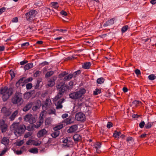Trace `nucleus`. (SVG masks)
Returning <instances> with one entry per match:
<instances>
[{
  "mask_svg": "<svg viewBox=\"0 0 156 156\" xmlns=\"http://www.w3.org/2000/svg\"><path fill=\"white\" fill-rule=\"evenodd\" d=\"M25 126L23 124L20 125V123L14 122L11 126L10 129L14 130L15 134L16 136H20L25 132Z\"/></svg>",
  "mask_w": 156,
  "mask_h": 156,
  "instance_id": "f257e3e1",
  "label": "nucleus"
},
{
  "mask_svg": "<svg viewBox=\"0 0 156 156\" xmlns=\"http://www.w3.org/2000/svg\"><path fill=\"white\" fill-rule=\"evenodd\" d=\"M56 88L58 90V93L54 98V101H57L62 96L69 88V86L65 85L64 83H60L57 85Z\"/></svg>",
  "mask_w": 156,
  "mask_h": 156,
  "instance_id": "f03ea898",
  "label": "nucleus"
},
{
  "mask_svg": "<svg viewBox=\"0 0 156 156\" xmlns=\"http://www.w3.org/2000/svg\"><path fill=\"white\" fill-rule=\"evenodd\" d=\"M12 94V88L8 89L7 87L2 88L0 90V94H2V98L3 101H6Z\"/></svg>",
  "mask_w": 156,
  "mask_h": 156,
  "instance_id": "7ed1b4c3",
  "label": "nucleus"
},
{
  "mask_svg": "<svg viewBox=\"0 0 156 156\" xmlns=\"http://www.w3.org/2000/svg\"><path fill=\"white\" fill-rule=\"evenodd\" d=\"M86 92V90L84 89H80L79 91L71 93L69 94L70 98L73 100L79 99L80 101L83 99L82 98L83 95Z\"/></svg>",
  "mask_w": 156,
  "mask_h": 156,
  "instance_id": "20e7f679",
  "label": "nucleus"
},
{
  "mask_svg": "<svg viewBox=\"0 0 156 156\" xmlns=\"http://www.w3.org/2000/svg\"><path fill=\"white\" fill-rule=\"evenodd\" d=\"M12 102L13 104H16L18 106L21 105L23 102L22 94L19 92L15 93L12 98Z\"/></svg>",
  "mask_w": 156,
  "mask_h": 156,
  "instance_id": "39448f33",
  "label": "nucleus"
},
{
  "mask_svg": "<svg viewBox=\"0 0 156 156\" xmlns=\"http://www.w3.org/2000/svg\"><path fill=\"white\" fill-rule=\"evenodd\" d=\"M24 119V121L28 122L30 124H33L36 122L37 117L33 116L31 114L29 113L25 116Z\"/></svg>",
  "mask_w": 156,
  "mask_h": 156,
  "instance_id": "423d86ee",
  "label": "nucleus"
},
{
  "mask_svg": "<svg viewBox=\"0 0 156 156\" xmlns=\"http://www.w3.org/2000/svg\"><path fill=\"white\" fill-rule=\"evenodd\" d=\"M32 80V78L31 77H30L26 79L25 77H23L22 78L20 79L16 83V86L18 87L20 86H23L26 83H27Z\"/></svg>",
  "mask_w": 156,
  "mask_h": 156,
  "instance_id": "0eeeda50",
  "label": "nucleus"
},
{
  "mask_svg": "<svg viewBox=\"0 0 156 156\" xmlns=\"http://www.w3.org/2000/svg\"><path fill=\"white\" fill-rule=\"evenodd\" d=\"M37 12L35 10H31L26 14L27 19L29 21H31L35 19V16Z\"/></svg>",
  "mask_w": 156,
  "mask_h": 156,
  "instance_id": "6e6552de",
  "label": "nucleus"
},
{
  "mask_svg": "<svg viewBox=\"0 0 156 156\" xmlns=\"http://www.w3.org/2000/svg\"><path fill=\"white\" fill-rule=\"evenodd\" d=\"M8 126L5 123V121L3 120H0V129L2 132L4 133L6 132Z\"/></svg>",
  "mask_w": 156,
  "mask_h": 156,
  "instance_id": "1a4fd4ad",
  "label": "nucleus"
},
{
  "mask_svg": "<svg viewBox=\"0 0 156 156\" xmlns=\"http://www.w3.org/2000/svg\"><path fill=\"white\" fill-rule=\"evenodd\" d=\"M76 119L78 121H83L85 119V116L81 112H78L76 114Z\"/></svg>",
  "mask_w": 156,
  "mask_h": 156,
  "instance_id": "9d476101",
  "label": "nucleus"
},
{
  "mask_svg": "<svg viewBox=\"0 0 156 156\" xmlns=\"http://www.w3.org/2000/svg\"><path fill=\"white\" fill-rule=\"evenodd\" d=\"M1 112L6 116L10 115L11 113L10 109L7 108L5 107H4L2 108Z\"/></svg>",
  "mask_w": 156,
  "mask_h": 156,
  "instance_id": "9b49d317",
  "label": "nucleus"
},
{
  "mask_svg": "<svg viewBox=\"0 0 156 156\" xmlns=\"http://www.w3.org/2000/svg\"><path fill=\"white\" fill-rule=\"evenodd\" d=\"M47 133V131L45 129H43L39 130L37 133V136L40 138L46 135Z\"/></svg>",
  "mask_w": 156,
  "mask_h": 156,
  "instance_id": "f8f14e48",
  "label": "nucleus"
},
{
  "mask_svg": "<svg viewBox=\"0 0 156 156\" xmlns=\"http://www.w3.org/2000/svg\"><path fill=\"white\" fill-rule=\"evenodd\" d=\"M51 104V100L49 99H47L45 102L44 105L43 106V109L44 110H47L49 108Z\"/></svg>",
  "mask_w": 156,
  "mask_h": 156,
  "instance_id": "ddd939ff",
  "label": "nucleus"
},
{
  "mask_svg": "<svg viewBox=\"0 0 156 156\" xmlns=\"http://www.w3.org/2000/svg\"><path fill=\"white\" fill-rule=\"evenodd\" d=\"M78 126L76 125L71 126L67 130L69 133H72L75 132L77 129Z\"/></svg>",
  "mask_w": 156,
  "mask_h": 156,
  "instance_id": "4468645a",
  "label": "nucleus"
},
{
  "mask_svg": "<svg viewBox=\"0 0 156 156\" xmlns=\"http://www.w3.org/2000/svg\"><path fill=\"white\" fill-rule=\"evenodd\" d=\"M33 103L32 102H28L26 105L23 108V110L26 112L29 110L33 106Z\"/></svg>",
  "mask_w": 156,
  "mask_h": 156,
  "instance_id": "2eb2a0df",
  "label": "nucleus"
},
{
  "mask_svg": "<svg viewBox=\"0 0 156 156\" xmlns=\"http://www.w3.org/2000/svg\"><path fill=\"white\" fill-rule=\"evenodd\" d=\"M18 111L17 110L14 112L9 117V119L10 121H13L17 116L18 113Z\"/></svg>",
  "mask_w": 156,
  "mask_h": 156,
  "instance_id": "dca6fc26",
  "label": "nucleus"
},
{
  "mask_svg": "<svg viewBox=\"0 0 156 156\" xmlns=\"http://www.w3.org/2000/svg\"><path fill=\"white\" fill-rule=\"evenodd\" d=\"M65 99L62 98L60 99L57 102V104H55L56 106V108L57 109H61L62 108V103L64 101Z\"/></svg>",
  "mask_w": 156,
  "mask_h": 156,
  "instance_id": "f3484780",
  "label": "nucleus"
},
{
  "mask_svg": "<svg viewBox=\"0 0 156 156\" xmlns=\"http://www.w3.org/2000/svg\"><path fill=\"white\" fill-rule=\"evenodd\" d=\"M9 140L8 138L7 137H4L1 140V143L7 146L9 144Z\"/></svg>",
  "mask_w": 156,
  "mask_h": 156,
  "instance_id": "a211bd4d",
  "label": "nucleus"
},
{
  "mask_svg": "<svg viewBox=\"0 0 156 156\" xmlns=\"http://www.w3.org/2000/svg\"><path fill=\"white\" fill-rule=\"evenodd\" d=\"M114 18H112V19H111L110 20L107 21L103 25V26L107 27L110 26L113 24L114 23Z\"/></svg>",
  "mask_w": 156,
  "mask_h": 156,
  "instance_id": "6ab92c4d",
  "label": "nucleus"
},
{
  "mask_svg": "<svg viewBox=\"0 0 156 156\" xmlns=\"http://www.w3.org/2000/svg\"><path fill=\"white\" fill-rule=\"evenodd\" d=\"M41 105V102L40 101H37L36 102V105L34 106L32 108V110L34 111H36L37 110L39 109Z\"/></svg>",
  "mask_w": 156,
  "mask_h": 156,
  "instance_id": "aec40b11",
  "label": "nucleus"
},
{
  "mask_svg": "<svg viewBox=\"0 0 156 156\" xmlns=\"http://www.w3.org/2000/svg\"><path fill=\"white\" fill-rule=\"evenodd\" d=\"M55 84V80L54 79L51 78L49 79L48 81L47 84L46 86L48 87H52Z\"/></svg>",
  "mask_w": 156,
  "mask_h": 156,
  "instance_id": "412c9836",
  "label": "nucleus"
},
{
  "mask_svg": "<svg viewBox=\"0 0 156 156\" xmlns=\"http://www.w3.org/2000/svg\"><path fill=\"white\" fill-rule=\"evenodd\" d=\"M101 143L100 142H97L94 145V147L96 149V152L99 153L100 151L98 149L101 147Z\"/></svg>",
  "mask_w": 156,
  "mask_h": 156,
  "instance_id": "4be33fe9",
  "label": "nucleus"
},
{
  "mask_svg": "<svg viewBox=\"0 0 156 156\" xmlns=\"http://www.w3.org/2000/svg\"><path fill=\"white\" fill-rule=\"evenodd\" d=\"M91 108L90 107H86V108H84V112L87 115H89L91 113Z\"/></svg>",
  "mask_w": 156,
  "mask_h": 156,
  "instance_id": "5701e85b",
  "label": "nucleus"
},
{
  "mask_svg": "<svg viewBox=\"0 0 156 156\" xmlns=\"http://www.w3.org/2000/svg\"><path fill=\"white\" fill-rule=\"evenodd\" d=\"M64 146L69 147L70 145V143H71V141L68 139L66 138L63 141Z\"/></svg>",
  "mask_w": 156,
  "mask_h": 156,
  "instance_id": "b1692460",
  "label": "nucleus"
},
{
  "mask_svg": "<svg viewBox=\"0 0 156 156\" xmlns=\"http://www.w3.org/2000/svg\"><path fill=\"white\" fill-rule=\"evenodd\" d=\"M33 67V64L32 63H28L26 64L24 67V69L25 70H28L32 68Z\"/></svg>",
  "mask_w": 156,
  "mask_h": 156,
  "instance_id": "393cba45",
  "label": "nucleus"
},
{
  "mask_svg": "<svg viewBox=\"0 0 156 156\" xmlns=\"http://www.w3.org/2000/svg\"><path fill=\"white\" fill-rule=\"evenodd\" d=\"M91 65V63L90 62H87L85 63L82 65V67L85 69H89Z\"/></svg>",
  "mask_w": 156,
  "mask_h": 156,
  "instance_id": "a878e982",
  "label": "nucleus"
},
{
  "mask_svg": "<svg viewBox=\"0 0 156 156\" xmlns=\"http://www.w3.org/2000/svg\"><path fill=\"white\" fill-rule=\"evenodd\" d=\"M74 140L75 141L78 142L81 139V136L79 134H76L73 136Z\"/></svg>",
  "mask_w": 156,
  "mask_h": 156,
  "instance_id": "bb28decb",
  "label": "nucleus"
},
{
  "mask_svg": "<svg viewBox=\"0 0 156 156\" xmlns=\"http://www.w3.org/2000/svg\"><path fill=\"white\" fill-rule=\"evenodd\" d=\"M59 134V131H55L51 134V136L53 138H56L58 136Z\"/></svg>",
  "mask_w": 156,
  "mask_h": 156,
  "instance_id": "cd10ccee",
  "label": "nucleus"
},
{
  "mask_svg": "<svg viewBox=\"0 0 156 156\" xmlns=\"http://www.w3.org/2000/svg\"><path fill=\"white\" fill-rule=\"evenodd\" d=\"M52 121V119L51 118H48L45 120V124L46 125H48L51 124Z\"/></svg>",
  "mask_w": 156,
  "mask_h": 156,
  "instance_id": "c85d7f7f",
  "label": "nucleus"
},
{
  "mask_svg": "<svg viewBox=\"0 0 156 156\" xmlns=\"http://www.w3.org/2000/svg\"><path fill=\"white\" fill-rule=\"evenodd\" d=\"M34 128L35 127L34 126V125H29L27 127L25 126V130L26 129L29 131H31L34 129Z\"/></svg>",
  "mask_w": 156,
  "mask_h": 156,
  "instance_id": "c756f323",
  "label": "nucleus"
},
{
  "mask_svg": "<svg viewBox=\"0 0 156 156\" xmlns=\"http://www.w3.org/2000/svg\"><path fill=\"white\" fill-rule=\"evenodd\" d=\"M63 127V125L62 124H60L57 125L53 128L54 131H58L59 130L61 129Z\"/></svg>",
  "mask_w": 156,
  "mask_h": 156,
  "instance_id": "7c9ffc66",
  "label": "nucleus"
},
{
  "mask_svg": "<svg viewBox=\"0 0 156 156\" xmlns=\"http://www.w3.org/2000/svg\"><path fill=\"white\" fill-rule=\"evenodd\" d=\"M73 77V75L72 74H70L68 75L65 76L64 78V81H68L71 79Z\"/></svg>",
  "mask_w": 156,
  "mask_h": 156,
  "instance_id": "2f4dec72",
  "label": "nucleus"
},
{
  "mask_svg": "<svg viewBox=\"0 0 156 156\" xmlns=\"http://www.w3.org/2000/svg\"><path fill=\"white\" fill-rule=\"evenodd\" d=\"M105 79L103 77H101L97 79V83L98 84H101L104 83Z\"/></svg>",
  "mask_w": 156,
  "mask_h": 156,
  "instance_id": "473e14b6",
  "label": "nucleus"
},
{
  "mask_svg": "<svg viewBox=\"0 0 156 156\" xmlns=\"http://www.w3.org/2000/svg\"><path fill=\"white\" fill-rule=\"evenodd\" d=\"M52 6L55 9H57L58 7V3L57 2H54L51 3Z\"/></svg>",
  "mask_w": 156,
  "mask_h": 156,
  "instance_id": "72a5a7b5",
  "label": "nucleus"
},
{
  "mask_svg": "<svg viewBox=\"0 0 156 156\" xmlns=\"http://www.w3.org/2000/svg\"><path fill=\"white\" fill-rule=\"evenodd\" d=\"M55 110L53 108H50L47 111V113L49 114H55Z\"/></svg>",
  "mask_w": 156,
  "mask_h": 156,
  "instance_id": "f704fd0d",
  "label": "nucleus"
},
{
  "mask_svg": "<svg viewBox=\"0 0 156 156\" xmlns=\"http://www.w3.org/2000/svg\"><path fill=\"white\" fill-rule=\"evenodd\" d=\"M29 151L31 153L34 154H36L38 152V149L36 148H32L29 150Z\"/></svg>",
  "mask_w": 156,
  "mask_h": 156,
  "instance_id": "c9c22d12",
  "label": "nucleus"
},
{
  "mask_svg": "<svg viewBox=\"0 0 156 156\" xmlns=\"http://www.w3.org/2000/svg\"><path fill=\"white\" fill-rule=\"evenodd\" d=\"M32 134L33 133L32 132H28L25 134L24 136V137L26 138L29 137L30 136H31Z\"/></svg>",
  "mask_w": 156,
  "mask_h": 156,
  "instance_id": "e433bc0d",
  "label": "nucleus"
},
{
  "mask_svg": "<svg viewBox=\"0 0 156 156\" xmlns=\"http://www.w3.org/2000/svg\"><path fill=\"white\" fill-rule=\"evenodd\" d=\"M101 93V90L98 88L95 89V90L94 91V94L95 95H98V94H100Z\"/></svg>",
  "mask_w": 156,
  "mask_h": 156,
  "instance_id": "4c0bfd02",
  "label": "nucleus"
},
{
  "mask_svg": "<svg viewBox=\"0 0 156 156\" xmlns=\"http://www.w3.org/2000/svg\"><path fill=\"white\" fill-rule=\"evenodd\" d=\"M54 73V72L52 71H50L48 72L45 74V77H49L52 76Z\"/></svg>",
  "mask_w": 156,
  "mask_h": 156,
  "instance_id": "58836bf2",
  "label": "nucleus"
},
{
  "mask_svg": "<svg viewBox=\"0 0 156 156\" xmlns=\"http://www.w3.org/2000/svg\"><path fill=\"white\" fill-rule=\"evenodd\" d=\"M153 122H148L145 126V128L148 129L150 128L153 124Z\"/></svg>",
  "mask_w": 156,
  "mask_h": 156,
  "instance_id": "ea45409f",
  "label": "nucleus"
},
{
  "mask_svg": "<svg viewBox=\"0 0 156 156\" xmlns=\"http://www.w3.org/2000/svg\"><path fill=\"white\" fill-rule=\"evenodd\" d=\"M23 140H22L16 142V144L17 146H20L22 145L23 144Z\"/></svg>",
  "mask_w": 156,
  "mask_h": 156,
  "instance_id": "a19ab883",
  "label": "nucleus"
},
{
  "mask_svg": "<svg viewBox=\"0 0 156 156\" xmlns=\"http://www.w3.org/2000/svg\"><path fill=\"white\" fill-rule=\"evenodd\" d=\"M71 119L70 118H67L64 120V122L67 124H70L71 122Z\"/></svg>",
  "mask_w": 156,
  "mask_h": 156,
  "instance_id": "79ce46f5",
  "label": "nucleus"
},
{
  "mask_svg": "<svg viewBox=\"0 0 156 156\" xmlns=\"http://www.w3.org/2000/svg\"><path fill=\"white\" fill-rule=\"evenodd\" d=\"M148 79L151 80H153L156 78V76L153 74L149 75L148 76Z\"/></svg>",
  "mask_w": 156,
  "mask_h": 156,
  "instance_id": "37998d69",
  "label": "nucleus"
},
{
  "mask_svg": "<svg viewBox=\"0 0 156 156\" xmlns=\"http://www.w3.org/2000/svg\"><path fill=\"white\" fill-rule=\"evenodd\" d=\"M128 28V26L127 25H126L123 27L122 28V33L125 32L127 30Z\"/></svg>",
  "mask_w": 156,
  "mask_h": 156,
  "instance_id": "c03bdc74",
  "label": "nucleus"
},
{
  "mask_svg": "<svg viewBox=\"0 0 156 156\" xmlns=\"http://www.w3.org/2000/svg\"><path fill=\"white\" fill-rule=\"evenodd\" d=\"M80 73V70H79L75 72L73 74H72V75H73V77H75L77 75H79Z\"/></svg>",
  "mask_w": 156,
  "mask_h": 156,
  "instance_id": "a18cd8bd",
  "label": "nucleus"
},
{
  "mask_svg": "<svg viewBox=\"0 0 156 156\" xmlns=\"http://www.w3.org/2000/svg\"><path fill=\"white\" fill-rule=\"evenodd\" d=\"M41 73V72L40 71H37L34 74V77H37L39 76Z\"/></svg>",
  "mask_w": 156,
  "mask_h": 156,
  "instance_id": "49530a36",
  "label": "nucleus"
},
{
  "mask_svg": "<svg viewBox=\"0 0 156 156\" xmlns=\"http://www.w3.org/2000/svg\"><path fill=\"white\" fill-rule=\"evenodd\" d=\"M42 123H40V122H38L36 123V125L34 124V126L35 128H37L39 127H40L42 125Z\"/></svg>",
  "mask_w": 156,
  "mask_h": 156,
  "instance_id": "de8ad7c7",
  "label": "nucleus"
},
{
  "mask_svg": "<svg viewBox=\"0 0 156 156\" xmlns=\"http://www.w3.org/2000/svg\"><path fill=\"white\" fill-rule=\"evenodd\" d=\"M118 134V133L117 131L116 130L113 133V136L115 138H118L119 135Z\"/></svg>",
  "mask_w": 156,
  "mask_h": 156,
  "instance_id": "09e8293b",
  "label": "nucleus"
},
{
  "mask_svg": "<svg viewBox=\"0 0 156 156\" xmlns=\"http://www.w3.org/2000/svg\"><path fill=\"white\" fill-rule=\"evenodd\" d=\"M26 87L27 89H30L32 87V84L31 83L27 84L26 85Z\"/></svg>",
  "mask_w": 156,
  "mask_h": 156,
  "instance_id": "8fccbe9b",
  "label": "nucleus"
},
{
  "mask_svg": "<svg viewBox=\"0 0 156 156\" xmlns=\"http://www.w3.org/2000/svg\"><path fill=\"white\" fill-rule=\"evenodd\" d=\"M145 125V122L144 121H142L141 122H140L139 125V127L141 128H142L144 127Z\"/></svg>",
  "mask_w": 156,
  "mask_h": 156,
  "instance_id": "3c124183",
  "label": "nucleus"
},
{
  "mask_svg": "<svg viewBox=\"0 0 156 156\" xmlns=\"http://www.w3.org/2000/svg\"><path fill=\"white\" fill-rule=\"evenodd\" d=\"M112 123L110 122H108L107 125V127L109 129L112 126Z\"/></svg>",
  "mask_w": 156,
  "mask_h": 156,
  "instance_id": "603ef678",
  "label": "nucleus"
},
{
  "mask_svg": "<svg viewBox=\"0 0 156 156\" xmlns=\"http://www.w3.org/2000/svg\"><path fill=\"white\" fill-rule=\"evenodd\" d=\"M9 73L11 76L12 78H13L15 77V74L14 73V72L13 71L10 70L9 72Z\"/></svg>",
  "mask_w": 156,
  "mask_h": 156,
  "instance_id": "864d4df0",
  "label": "nucleus"
},
{
  "mask_svg": "<svg viewBox=\"0 0 156 156\" xmlns=\"http://www.w3.org/2000/svg\"><path fill=\"white\" fill-rule=\"evenodd\" d=\"M41 82V81L40 80H37V83L35 86V89L38 88L39 86V84Z\"/></svg>",
  "mask_w": 156,
  "mask_h": 156,
  "instance_id": "5fc2aeb1",
  "label": "nucleus"
},
{
  "mask_svg": "<svg viewBox=\"0 0 156 156\" xmlns=\"http://www.w3.org/2000/svg\"><path fill=\"white\" fill-rule=\"evenodd\" d=\"M141 102L139 101H135L133 102V103L135 105V106H136L138 104L141 103Z\"/></svg>",
  "mask_w": 156,
  "mask_h": 156,
  "instance_id": "6e6d98bb",
  "label": "nucleus"
},
{
  "mask_svg": "<svg viewBox=\"0 0 156 156\" xmlns=\"http://www.w3.org/2000/svg\"><path fill=\"white\" fill-rule=\"evenodd\" d=\"M8 150L7 148H5L4 150H2L1 153L0 154V156H2L6 152V151Z\"/></svg>",
  "mask_w": 156,
  "mask_h": 156,
  "instance_id": "4d7b16f0",
  "label": "nucleus"
},
{
  "mask_svg": "<svg viewBox=\"0 0 156 156\" xmlns=\"http://www.w3.org/2000/svg\"><path fill=\"white\" fill-rule=\"evenodd\" d=\"M6 9V8L5 7H3L0 9V15L2 13L4 12Z\"/></svg>",
  "mask_w": 156,
  "mask_h": 156,
  "instance_id": "13d9d810",
  "label": "nucleus"
},
{
  "mask_svg": "<svg viewBox=\"0 0 156 156\" xmlns=\"http://www.w3.org/2000/svg\"><path fill=\"white\" fill-rule=\"evenodd\" d=\"M135 73L137 75H139L141 74L140 71V70L138 69H136L135 70Z\"/></svg>",
  "mask_w": 156,
  "mask_h": 156,
  "instance_id": "bf43d9fd",
  "label": "nucleus"
},
{
  "mask_svg": "<svg viewBox=\"0 0 156 156\" xmlns=\"http://www.w3.org/2000/svg\"><path fill=\"white\" fill-rule=\"evenodd\" d=\"M60 13L62 15L65 16H66L67 15V13L66 12L64 11L63 10H62L60 12Z\"/></svg>",
  "mask_w": 156,
  "mask_h": 156,
  "instance_id": "052dcab7",
  "label": "nucleus"
},
{
  "mask_svg": "<svg viewBox=\"0 0 156 156\" xmlns=\"http://www.w3.org/2000/svg\"><path fill=\"white\" fill-rule=\"evenodd\" d=\"M67 73L66 72H64L62 73H60L59 74V76H60V77H63L67 75Z\"/></svg>",
  "mask_w": 156,
  "mask_h": 156,
  "instance_id": "680f3d73",
  "label": "nucleus"
},
{
  "mask_svg": "<svg viewBox=\"0 0 156 156\" xmlns=\"http://www.w3.org/2000/svg\"><path fill=\"white\" fill-rule=\"evenodd\" d=\"M27 62L28 61L27 60H24L21 62L20 63L21 65H23L27 63Z\"/></svg>",
  "mask_w": 156,
  "mask_h": 156,
  "instance_id": "e2e57ef3",
  "label": "nucleus"
},
{
  "mask_svg": "<svg viewBox=\"0 0 156 156\" xmlns=\"http://www.w3.org/2000/svg\"><path fill=\"white\" fill-rule=\"evenodd\" d=\"M46 112L45 111L42 112L40 115V117H43L44 116V114L46 113Z\"/></svg>",
  "mask_w": 156,
  "mask_h": 156,
  "instance_id": "0e129e2a",
  "label": "nucleus"
},
{
  "mask_svg": "<svg viewBox=\"0 0 156 156\" xmlns=\"http://www.w3.org/2000/svg\"><path fill=\"white\" fill-rule=\"evenodd\" d=\"M133 140V138L132 137H127L126 140L127 142L130 143L131 141H132Z\"/></svg>",
  "mask_w": 156,
  "mask_h": 156,
  "instance_id": "69168bd1",
  "label": "nucleus"
},
{
  "mask_svg": "<svg viewBox=\"0 0 156 156\" xmlns=\"http://www.w3.org/2000/svg\"><path fill=\"white\" fill-rule=\"evenodd\" d=\"M68 116V114H67V113H65V114H63V115H62V118L64 119V118H66Z\"/></svg>",
  "mask_w": 156,
  "mask_h": 156,
  "instance_id": "338daca9",
  "label": "nucleus"
},
{
  "mask_svg": "<svg viewBox=\"0 0 156 156\" xmlns=\"http://www.w3.org/2000/svg\"><path fill=\"white\" fill-rule=\"evenodd\" d=\"M12 22H18V18L17 17H15L13 18L12 20Z\"/></svg>",
  "mask_w": 156,
  "mask_h": 156,
  "instance_id": "774afa93",
  "label": "nucleus"
}]
</instances>
